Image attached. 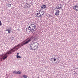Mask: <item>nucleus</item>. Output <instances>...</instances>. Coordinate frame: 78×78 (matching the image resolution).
Instances as JSON below:
<instances>
[{"mask_svg":"<svg viewBox=\"0 0 78 78\" xmlns=\"http://www.w3.org/2000/svg\"><path fill=\"white\" fill-rule=\"evenodd\" d=\"M18 49V46H16L13 49H11L10 51H8L6 52V53L3 55L2 57V59L5 60V59H6L8 58V56H9V54H11L12 53H14V51H17Z\"/></svg>","mask_w":78,"mask_h":78,"instance_id":"1","label":"nucleus"},{"mask_svg":"<svg viewBox=\"0 0 78 78\" xmlns=\"http://www.w3.org/2000/svg\"><path fill=\"white\" fill-rule=\"evenodd\" d=\"M39 46V43L34 41L30 44V47L32 50H37Z\"/></svg>","mask_w":78,"mask_h":78,"instance_id":"2","label":"nucleus"},{"mask_svg":"<svg viewBox=\"0 0 78 78\" xmlns=\"http://www.w3.org/2000/svg\"><path fill=\"white\" fill-rule=\"evenodd\" d=\"M33 39V37H31L29 38H28L27 39L25 40V43L22 44H20L19 45V46H18V48H20L21 46H23V45H26V44H27L28 43L30 42L31 41H32Z\"/></svg>","mask_w":78,"mask_h":78,"instance_id":"3","label":"nucleus"},{"mask_svg":"<svg viewBox=\"0 0 78 78\" xmlns=\"http://www.w3.org/2000/svg\"><path fill=\"white\" fill-rule=\"evenodd\" d=\"M33 39V37H31L29 38H28L27 39L25 40V43L22 44H20L19 45V46H18V48H20L21 46H23V45H26V44H27L28 43L30 42L31 41H32Z\"/></svg>","mask_w":78,"mask_h":78,"instance_id":"4","label":"nucleus"},{"mask_svg":"<svg viewBox=\"0 0 78 78\" xmlns=\"http://www.w3.org/2000/svg\"><path fill=\"white\" fill-rule=\"evenodd\" d=\"M35 28H36V27L34 25V24H32L30 25V26H29L28 27V28L29 30H30V31L33 32V31H35L34 29H35Z\"/></svg>","mask_w":78,"mask_h":78,"instance_id":"5","label":"nucleus"},{"mask_svg":"<svg viewBox=\"0 0 78 78\" xmlns=\"http://www.w3.org/2000/svg\"><path fill=\"white\" fill-rule=\"evenodd\" d=\"M73 9L75 11H78V4H76L74 5L73 7Z\"/></svg>","mask_w":78,"mask_h":78,"instance_id":"6","label":"nucleus"},{"mask_svg":"<svg viewBox=\"0 0 78 78\" xmlns=\"http://www.w3.org/2000/svg\"><path fill=\"white\" fill-rule=\"evenodd\" d=\"M61 8V4H58V5H57L56 7V8L57 9H59L60 10V9Z\"/></svg>","mask_w":78,"mask_h":78,"instance_id":"7","label":"nucleus"},{"mask_svg":"<svg viewBox=\"0 0 78 78\" xmlns=\"http://www.w3.org/2000/svg\"><path fill=\"white\" fill-rule=\"evenodd\" d=\"M59 13H60V11L59 10H58L56 11L55 15V16H58L59 15Z\"/></svg>","mask_w":78,"mask_h":78,"instance_id":"8","label":"nucleus"},{"mask_svg":"<svg viewBox=\"0 0 78 78\" xmlns=\"http://www.w3.org/2000/svg\"><path fill=\"white\" fill-rule=\"evenodd\" d=\"M39 13L40 15V16H42L44 15V11L41 10L40 11Z\"/></svg>","mask_w":78,"mask_h":78,"instance_id":"9","label":"nucleus"},{"mask_svg":"<svg viewBox=\"0 0 78 78\" xmlns=\"http://www.w3.org/2000/svg\"><path fill=\"white\" fill-rule=\"evenodd\" d=\"M41 17V15H40L39 13H37L36 15V17L39 18V17Z\"/></svg>","mask_w":78,"mask_h":78,"instance_id":"10","label":"nucleus"},{"mask_svg":"<svg viewBox=\"0 0 78 78\" xmlns=\"http://www.w3.org/2000/svg\"><path fill=\"white\" fill-rule=\"evenodd\" d=\"M46 8V5H42L41 6V8L42 9H45Z\"/></svg>","mask_w":78,"mask_h":78,"instance_id":"11","label":"nucleus"},{"mask_svg":"<svg viewBox=\"0 0 78 78\" xmlns=\"http://www.w3.org/2000/svg\"><path fill=\"white\" fill-rule=\"evenodd\" d=\"M30 7V4H26V8H29Z\"/></svg>","mask_w":78,"mask_h":78,"instance_id":"12","label":"nucleus"},{"mask_svg":"<svg viewBox=\"0 0 78 78\" xmlns=\"http://www.w3.org/2000/svg\"><path fill=\"white\" fill-rule=\"evenodd\" d=\"M6 31H7L8 32V33L9 34L12 31L11 30H10L9 29H7V30H6Z\"/></svg>","mask_w":78,"mask_h":78,"instance_id":"13","label":"nucleus"},{"mask_svg":"<svg viewBox=\"0 0 78 78\" xmlns=\"http://www.w3.org/2000/svg\"><path fill=\"white\" fill-rule=\"evenodd\" d=\"M22 76L24 78H27L28 77V76L26 75H23Z\"/></svg>","mask_w":78,"mask_h":78,"instance_id":"14","label":"nucleus"},{"mask_svg":"<svg viewBox=\"0 0 78 78\" xmlns=\"http://www.w3.org/2000/svg\"><path fill=\"white\" fill-rule=\"evenodd\" d=\"M21 73H22L21 72L18 71L17 72V74H21Z\"/></svg>","mask_w":78,"mask_h":78,"instance_id":"15","label":"nucleus"},{"mask_svg":"<svg viewBox=\"0 0 78 78\" xmlns=\"http://www.w3.org/2000/svg\"><path fill=\"white\" fill-rule=\"evenodd\" d=\"M11 4H8L7 6H8V7H11Z\"/></svg>","mask_w":78,"mask_h":78,"instance_id":"16","label":"nucleus"},{"mask_svg":"<svg viewBox=\"0 0 78 78\" xmlns=\"http://www.w3.org/2000/svg\"><path fill=\"white\" fill-rule=\"evenodd\" d=\"M17 58L18 59H20V58H21V57L19 55H17Z\"/></svg>","mask_w":78,"mask_h":78,"instance_id":"17","label":"nucleus"},{"mask_svg":"<svg viewBox=\"0 0 78 78\" xmlns=\"http://www.w3.org/2000/svg\"><path fill=\"white\" fill-rule=\"evenodd\" d=\"M54 59V61H56V59H58V58H51V59Z\"/></svg>","mask_w":78,"mask_h":78,"instance_id":"18","label":"nucleus"},{"mask_svg":"<svg viewBox=\"0 0 78 78\" xmlns=\"http://www.w3.org/2000/svg\"><path fill=\"white\" fill-rule=\"evenodd\" d=\"M13 73H16V74H17V71H13Z\"/></svg>","mask_w":78,"mask_h":78,"instance_id":"19","label":"nucleus"},{"mask_svg":"<svg viewBox=\"0 0 78 78\" xmlns=\"http://www.w3.org/2000/svg\"><path fill=\"white\" fill-rule=\"evenodd\" d=\"M1 25H2V22L0 21V26H1Z\"/></svg>","mask_w":78,"mask_h":78,"instance_id":"20","label":"nucleus"},{"mask_svg":"<svg viewBox=\"0 0 78 78\" xmlns=\"http://www.w3.org/2000/svg\"><path fill=\"white\" fill-rule=\"evenodd\" d=\"M19 53H17V55H16V56H18V55H19Z\"/></svg>","mask_w":78,"mask_h":78,"instance_id":"21","label":"nucleus"},{"mask_svg":"<svg viewBox=\"0 0 78 78\" xmlns=\"http://www.w3.org/2000/svg\"><path fill=\"white\" fill-rule=\"evenodd\" d=\"M53 56H55V57H56V56L53 55Z\"/></svg>","mask_w":78,"mask_h":78,"instance_id":"22","label":"nucleus"},{"mask_svg":"<svg viewBox=\"0 0 78 78\" xmlns=\"http://www.w3.org/2000/svg\"><path fill=\"white\" fill-rule=\"evenodd\" d=\"M20 78H22V77H21Z\"/></svg>","mask_w":78,"mask_h":78,"instance_id":"23","label":"nucleus"}]
</instances>
